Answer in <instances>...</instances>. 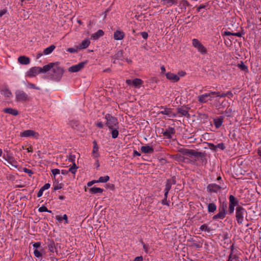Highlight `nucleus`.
<instances>
[{
	"instance_id": "nucleus-1",
	"label": "nucleus",
	"mask_w": 261,
	"mask_h": 261,
	"mask_svg": "<svg viewBox=\"0 0 261 261\" xmlns=\"http://www.w3.org/2000/svg\"><path fill=\"white\" fill-rule=\"evenodd\" d=\"M45 66H48L47 71H50V76L53 80L59 81L64 72V69L59 66L58 62L50 63Z\"/></svg>"
},
{
	"instance_id": "nucleus-2",
	"label": "nucleus",
	"mask_w": 261,
	"mask_h": 261,
	"mask_svg": "<svg viewBox=\"0 0 261 261\" xmlns=\"http://www.w3.org/2000/svg\"><path fill=\"white\" fill-rule=\"evenodd\" d=\"M48 67V66L45 65L43 67H32L27 72V75L29 77H33L35 76L40 73H46L47 72Z\"/></svg>"
},
{
	"instance_id": "nucleus-3",
	"label": "nucleus",
	"mask_w": 261,
	"mask_h": 261,
	"mask_svg": "<svg viewBox=\"0 0 261 261\" xmlns=\"http://www.w3.org/2000/svg\"><path fill=\"white\" fill-rule=\"evenodd\" d=\"M15 100L17 102H26L30 100V97L24 91L17 90L15 92Z\"/></svg>"
},
{
	"instance_id": "nucleus-4",
	"label": "nucleus",
	"mask_w": 261,
	"mask_h": 261,
	"mask_svg": "<svg viewBox=\"0 0 261 261\" xmlns=\"http://www.w3.org/2000/svg\"><path fill=\"white\" fill-rule=\"evenodd\" d=\"M179 151L182 154L189 156L190 157L194 156L196 158H203L204 156L202 152L197 151L194 149L181 148Z\"/></svg>"
},
{
	"instance_id": "nucleus-5",
	"label": "nucleus",
	"mask_w": 261,
	"mask_h": 261,
	"mask_svg": "<svg viewBox=\"0 0 261 261\" xmlns=\"http://www.w3.org/2000/svg\"><path fill=\"white\" fill-rule=\"evenodd\" d=\"M105 118L107 120L106 124L110 129H113L118 126V120L115 117L107 114L105 116Z\"/></svg>"
},
{
	"instance_id": "nucleus-6",
	"label": "nucleus",
	"mask_w": 261,
	"mask_h": 261,
	"mask_svg": "<svg viewBox=\"0 0 261 261\" xmlns=\"http://www.w3.org/2000/svg\"><path fill=\"white\" fill-rule=\"evenodd\" d=\"M192 41V45L197 49L200 54L203 55L207 54V49L197 39H193Z\"/></svg>"
},
{
	"instance_id": "nucleus-7",
	"label": "nucleus",
	"mask_w": 261,
	"mask_h": 261,
	"mask_svg": "<svg viewBox=\"0 0 261 261\" xmlns=\"http://www.w3.org/2000/svg\"><path fill=\"white\" fill-rule=\"evenodd\" d=\"M246 211L244 208L241 206H238L236 208V217L238 223L242 224L244 220V214Z\"/></svg>"
},
{
	"instance_id": "nucleus-8",
	"label": "nucleus",
	"mask_w": 261,
	"mask_h": 261,
	"mask_svg": "<svg viewBox=\"0 0 261 261\" xmlns=\"http://www.w3.org/2000/svg\"><path fill=\"white\" fill-rule=\"evenodd\" d=\"M214 95H215V92L213 91L204 93L198 96V100L200 103H206L208 100H211Z\"/></svg>"
},
{
	"instance_id": "nucleus-9",
	"label": "nucleus",
	"mask_w": 261,
	"mask_h": 261,
	"mask_svg": "<svg viewBox=\"0 0 261 261\" xmlns=\"http://www.w3.org/2000/svg\"><path fill=\"white\" fill-rule=\"evenodd\" d=\"M227 207V205L226 204H223L219 208V213L214 215L213 217V220L216 219H223L226 214V208Z\"/></svg>"
},
{
	"instance_id": "nucleus-10",
	"label": "nucleus",
	"mask_w": 261,
	"mask_h": 261,
	"mask_svg": "<svg viewBox=\"0 0 261 261\" xmlns=\"http://www.w3.org/2000/svg\"><path fill=\"white\" fill-rule=\"evenodd\" d=\"M20 136L22 137H32L34 138L38 139L39 138V135L37 132L34 130L28 129L21 133Z\"/></svg>"
},
{
	"instance_id": "nucleus-11",
	"label": "nucleus",
	"mask_w": 261,
	"mask_h": 261,
	"mask_svg": "<svg viewBox=\"0 0 261 261\" xmlns=\"http://www.w3.org/2000/svg\"><path fill=\"white\" fill-rule=\"evenodd\" d=\"M87 62H81L76 65L70 67L68 69V71L71 72H76L81 70L84 68L85 65L86 64Z\"/></svg>"
},
{
	"instance_id": "nucleus-12",
	"label": "nucleus",
	"mask_w": 261,
	"mask_h": 261,
	"mask_svg": "<svg viewBox=\"0 0 261 261\" xmlns=\"http://www.w3.org/2000/svg\"><path fill=\"white\" fill-rule=\"evenodd\" d=\"M207 189L210 192H217L224 189V188L221 185L212 184L208 185Z\"/></svg>"
},
{
	"instance_id": "nucleus-13",
	"label": "nucleus",
	"mask_w": 261,
	"mask_h": 261,
	"mask_svg": "<svg viewBox=\"0 0 261 261\" xmlns=\"http://www.w3.org/2000/svg\"><path fill=\"white\" fill-rule=\"evenodd\" d=\"M166 76L168 80L174 83L177 82L180 79L178 75L170 72L166 73Z\"/></svg>"
},
{
	"instance_id": "nucleus-14",
	"label": "nucleus",
	"mask_w": 261,
	"mask_h": 261,
	"mask_svg": "<svg viewBox=\"0 0 261 261\" xmlns=\"http://www.w3.org/2000/svg\"><path fill=\"white\" fill-rule=\"evenodd\" d=\"M4 158L5 160L7 161L12 166L15 167V168H17V163L12 156L10 155L9 154H7L6 155H4Z\"/></svg>"
},
{
	"instance_id": "nucleus-15",
	"label": "nucleus",
	"mask_w": 261,
	"mask_h": 261,
	"mask_svg": "<svg viewBox=\"0 0 261 261\" xmlns=\"http://www.w3.org/2000/svg\"><path fill=\"white\" fill-rule=\"evenodd\" d=\"M175 133V131L174 128L173 127H169L163 133V135L167 138L170 139L172 138V136L174 135Z\"/></svg>"
},
{
	"instance_id": "nucleus-16",
	"label": "nucleus",
	"mask_w": 261,
	"mask_h": 261,
	"mask_svg": "<svg viewBox=\"0 0 261 261\" xmlns=\"http://www.w3.org/2000/svg\"><path fill=\"white\" fill-rule=\"evenodd\" d=\"M125 36L124 33L120 30H117L114 33V39L116 40H122Z\"/></svg>"
},
{
	"instance_id": "nucleus-17",
	"label": "nucleus",
	"mask_w": 261,
	"mask_h": 261,
	"mask_svg": "<svg viewBox=\"0 0 261 261\" xmlns=\"http://www.w3.org/2000/svg\"><path fill=\"white\" fill-rule=\"evenodd\" d=\"M178 3V0H162L161 4L166 7H171L172 5H176Z\"/></svg>"
},
{
	"instance_id": "nucleus-18",
	"label": "nucleus",
	"mask_w": 261,
	"mask_h": 261,
	"mask_svg": "<svg viewBox=\"0 0 261 261\" xmlns=\"http://www.w3.org/2000/svg\"><path fill=\"white\" fill-rule=\"evenodd\" d=\"M90 44V41L89 39H85L82 41L81 43L77 46V49H83L87 48Z\"/></svg>"
},
{
	"instance_id": "nucleus-19",
	"label": "nucleus",
	"mask_w": 261,
	"mask_h": 261,
	"mask_svg": "<svg viewBox=\"0 0 261 261\" xmlns=\"http://www.w3.org/2000/svg\"><path fill=\"white\" fill-rule=\"evenodd\" d=\"M18 62L22 65H28L30 62V59L26 56H20L18 58Z\"/></svg>"
},
{
	"instance_id": "nucleus-20",
	"label": "nucleus",
	"mask_w": 261,
	"mask_h": 261,
	"mask_svg": "<svg viewBox=\"0 0 261 261\" xmlns=\"http://www.w3.org/2000/svg\"><path fill=\"white\" fill-rule=\"evenodd\" d=\"M160 113L163 115H166L170 117H175L176 116V115L172 112L171 109L167 108H165L164 110L161 111Z\"/></svg>"
},
{
	"instance_id": "nucleus-21",
	"label": "nucleus",
	"mask_w": 261,
	"mask_h": 261,
	"mask_svg": "<svg viewBox=\"0 0 261 261\" xmlns=\"http://www.w3.org/2000/svg\"><path fill=\"white\" fill-rule=\"evenodd\" d=\"M3 112L5 113H8L13 116H17L18 114V111L11 108H5L3 110Z\"/></svg>"
},
{
	"instance_id": "nucleus-22",
	"label": "nucleus",
	"mask_w": 261,
	"mask_h": 261,
	"mask_svg": "<svg viewBox=\"0 0 261 261\" xmlns=\"http://www.w3.org/2000/svg\"><path fill=\"white\" fill-rule=\"evenodd\" d=\"M1 94L6 97L11 98L12 97V93L7 87H5L1 90Z\"/></svg>"
},
{
	"instance_id": "nucleus-23",
	"label": "nucleus",
	"mask_w": 261,
	"mask_h": 261,
	"mask_svg": "<svg viewBox=\"0 0 261 261\" xmlns=\"http://www.w3.org/2000/svg\"><path fill=\"white\" fill-rule=\"evenodd\" d=\"M141 150L145 153H152L154 151L153 148L149 146H143L141 148Z\"/></svg>"
},
{
	"instance_id": "nucleus-24",
	"label": "nucleus",
	"mask_w": 261,
	"mask_h": 261,
	"mask_svg": "<svg viewBox=\"0 0 261 261\" xmlns=\"http://www.w3.org/2000/svg\"><path fill=\"white\" fill-rule=\"evenodd\" d=\"M94 146L92 150V155L94 158H97L99 156L98 147L95 141H94Z\"/></svg>"
},
{
	"instance_id": "nucleus-25",
	"label": "nucleus",
	"mask_w": 261,
	"mask_h": 261,
	"mask_svg": "<svg viewBox=\"0 0 261 261\" xmlns=\"http://www.w3.org/2000/svg\"><path fill=\"white\" fill-rule=\"evenodd\" d=\"M178 113L180 115V116H187L188 117H189L188 111L185 108L181 107L178 108Z\"/></svg>"
},
{
	"instance_id": "nucleus-26",
	"label": "nucleus",
	"mask_w": 261,
	"mask_h": 261,
	"mask_svg": "<svg viewBox=\"0 0 261 261\" xmlns=\"http://www.w3.org/2000/svg\"><path fill=\"white\" fill-rule=\"evenodd\" d=\"M104 35V32L102 30H99L96 33L92 35V38L96 40Z\"/></svg>"
},
{
	"instance_id": "nucleus-27",
	"label": "nucleus",
	"mask_w": 261,
	"mask_h": 261,
	"mask_svg": "<svg viewBox=\"0 0 261 261\" xmlns=\"http://www.w3.org/2000/svg\"><path fill=\"white\" fill-rule=\"evenodd\" d=\"M56 219L60 222H61L63 220H65V223H68V217L67 215L64 214L63 216L57 215L56 216Z\"/></svg>"
},
{
	"instance_id": "nucleus-28",
	"label": "nucleus",
	"mask_w": 261,
	"mask_h": 261,
	"mask_svg": "<svg viewBox=\"0 0 261 261\" xmlns=\"http://www.w3.org/2000/svg\"><path fill=\"white\" fill-rule=\"evenodd\" d=\"M223 120V119L222 117L218 118L214 120V123L216 128H219L221 126Z\"/></svg>"
},
{
	"instance_id": "nucleus-29",
	"label": "nucleus",
	"mask_w": 261,
	"mask_h": 261,
	"mask_svg": "<svg viewBox=\"0 0 261 261\" xmlns=\"http://www.w3.org/2000/svg\"><path fill=\"white\" fill-rule=\"evenodd\" d=\"M89 191L93 194L102 193L103 191V189L97 187H92L89 189Z\"/></svg>"
},
{
	"instance_id": "nucleus-30",
	"label": "nucleus",
	"mask_w": 261,
	"mask_h": 261,
	"mask_svg": "<svg viewBox=\"0 0 261 261\" xmlns=\"http://www.w3.org/2000/svg\"><path fill=\"white\" fill-rule=\"evenodd\" d=\"M217 208L216 205L214 203H209L207 206L208 212L209 213L214 212Z\"/></svg>"
},
{
	"instance_id": "nucleus-31",
	"label": "nucleus",
	"mask_w": 261,
	"mask_h": 261,
	"mask_svg": "<svg viewBox=\"0 0 261 261\" xmlns=\"http://www.w3.org/2000/svg\"><path fill=\"white\" fill-rule=\"evenodd\" d=\"M56 48V46L54 45H51L49 46V47L46 48L44 51L43 53L45 55H48L50 54Z\"/></svg>"
},
{
	"instance_id": "nucleus-32",
	"label": "nucleus",
	"mask_w": 261,
	"mask_h": 261,
	"mask_svg": "<svg viewBox=\"0 0 261 261\" xmlns=\"http://www.w3.org/2000/svg\"><path fill=\"white\" fill-rule=\"evenodd\" d=\"M237 66L241 70L245 72H248L247 66H246L242 61H241L240 63L238 64Z\"/></svg>"
},
{
	"instance_id": "nucleus-33",
	"label": "nucleus",
	"mask_w": 261,
	"mask_h": 261,
	"mask_svg": "<svg viewBox=\"0 0 261 261\" xmlns=\"http://www.w3.org/2000/svg\"><path fill=\"white\" fill-rule=\"evenodd\" d=\"M239 257L237 254H229L227 261H239Z\"/></svg>"
},
{
	"instance_id": "nucleus-34",
	"label": "nucleus",
	"mask_w": 261,
	"mask_h": 261,
	"mask_svg": "<svg viewBox=\"0 0 261 261\" xmlns=\"http://www.w3.org/2000/svg\"><path fill=\"white\" fill-rule=\"evenodd\" d=\"M223 35L225 36L232 35L238 37H241L242 36V34L240 32L231 33L229 31H225L224 32Z\"/></svg>"
},
{
	"instance_id": "nucleus-35",
	"label": "nucleus",
	"mask_w": 261,
	"mask_h": 261,
	"mask_svg": "<svg viewBox=\"0 0 261 261\" xmlns=\"http://www.w3.org/2000/svg\"><path fill=\"white\" fill-rule=\"evenodd\" d=\"M143 83V81L140 79H135L132 81V84L136 87H140Z\"/></svg>"
},
{
	"instance_id": "nucleus-36",
	"label": "nucleus",
	"mask_w": 261,
	"mask_h": 261,
	"mask_svg": "<svg viewBox=\"0 0 261 261\" xmlns=\"http://www.w3.org/2000/svg\"><path fill=\"white\" fill-rule=\"evenodd\" d=\"M229 204L232 205H236L238 204V200L236 199V198L233 195H230L229 197Z\"/></svg>"
},
{
	"instance_id": "nucleus-37",
	"label": "nucleus",
	"mask_w": 261,
	"mask_h": 261,
	"mask_svg": "<svg viewBox=\"0 0 261 261\" xmlns=\"http://www.w3.org/2000/svg\"><path fill=\"white\" fill-rule=\"evenodd\" d=\"M109 179L110 177L109 176H101L99 178L98 180H96V182H106L109 180Z\"/></svg>"
},
{
	"instance_id": "nucleus-38",
	"label": "nucleus",
	"mask_w": 261,
	"mask_h": 261,
	"mask_svg": "<svg viewBox=\"0 0 261 261\" xmlns=\"http://www.w3.org/2000/svg\"><path fill=\"white\" fill-rule=\"evenodd\" d=\"M77 168H78V167L76 165L75 163H73V164H72V166L69 168L68 171L73 174H75L77 171Z\"/></svg>"
},
{
	"instance_id": "nucleus-39",
	"label": "nucleus",
	"mask_w": 261,
	"mask_h": 261,
	"mask_svg": "<svg viewBox=\"0 0 261 261\" xmlns=\"http://www.w3.org/2000/svg\"><path fill=\"white\" fill-rule=\"evenodd\" d=\"M215 92V95H217L218 97H224L228 95V94H230L231 95H232V93L231 92H228L227 93H221L219 92Z\"/></svg>"
},
{
	"instance_id": "nucleus-40",
	"label": "nucleus",
	"mask_w": 261,
	"mask_h": 261,
	"mask_svg": "<svg viewBox=\"0 0 261 261\" xmlns=\"http://www.w3.org/2000/svg\"><path fill=\"white\" fill-rule=\"evenodd\" d=\"M26 87L28 88H31L36 90H40V88L38 87H37L35 84L31 83H27L26 84Z\"/></svg>"
},
{
	"instance_id": "nucleus-41",
	"label": "nucleus",
	"mask_w": 261,
	"mask_h": 261,
	"mask_svg": "<svg viewBox=\"0 0 261 261\" xmlns=\"http://www.w3.org/2000/svg\"><path fill=\"white\" fill-rule=\"evenodd\" d=\"M117 127H118V126L117 127H115V128L112 129V131L111 134H112V137L113 138L115 139L118 136L119 133H118V131L117 129Z\"/></svg>"
},
{
	"instance_id": "nucleus-42",
	"label": "nucleus",
	"mask_w": 261,
	"mask_h": 261,
	"mask_svg": "<svg viewBox=\"0 0 261 261\" xmlns=\"http://www.w3.org/2000/svg\"><path fill=\"white\" fill-rule=\"evenodd\" d=\"M199 229L201 231H207V232H209L211 231V229H210V228L205 224L202 225L200 227Z\"/></svg>"
},
{
	"instance_id": "nucleus-43",
	"label": "nucleus",
	"mask_w": 261,
	"mask_h": 261,
	"mask_svg": "<svg viewBox=\"0 0 261 261\" xmlns=\"http://www.w3.org/2000/svg\"><path fill=\"white\" fill-rule=\"evenodd\" d=\"M39 212H49V213H51V211H48L47 208V207L44 205L41 206L39 208V210H38Z\"/></svg>"
},
{
	"instance_id": "nucleus-44",
	"label": "nucleus",
	"mask_w": 261,
	"mask_h": 261,
	"mask_svg": "<svg viewBox=\"0 0 261 261\" xmlns=\"http://www.w3.org/2000/svg\"><path fill=\"white\" fill-rule=\"evenodd\" d=\"M23 171L25 173L28 174L30 176H31L32 175V174H33V172L32 170H31L29 169L26 168H23Z\"/></svg>"
},
{
	"instance_id": "nucleus-45",
	"label": "nucleus",
	"mask_w": 261,
	"mask_h": 261,
	"mask_svg": "<svg viewBox=\"0 0 261 261\" xmlns=\"http://www.w3.org/2000/svg\"><path fill=\"white\" fill-rule=\"evenodd\" d=\"M217 148H219L221 150H223L225 149V146L224 143H221L216 145V149Z\"/></svg>"
},
{
	"instance_id": "nucleus-46",
	"label": "nucleus",
	"mask_w": 261,
	"mask_h": 261,
	"mask_svg": "<svg viewBox=\"0 0 261 261\" xmlns=\"http://www.w3.org/2000/svg\"><path fill=\"white\" fill-rule=\"evenodd\" d=\"M171 188V184L169 180H168L165 186V191H169Z\"/></svg>"
},
{
	"instance_id": "nucleus-47",
	"label": "nucleus",
	"mask_w": 261,
	"mask_h": 261,
	"mask_svg": "<svg viewBox=\"0 0 261 261\" xmlns=\"http://www.w3.org/2000/svg\"><path fill=\"white\" fill-rule=\"evenodd\" d=\"M79 49H77V46L76 47V48H68L67 49V51L69 53H77Z\"/></svg>"
},
{
	"instance_id": "nucleus-48",
	"label": "nucleus",
	"mask_w": 261,
	"mask_h": 261,
	"mask_svg": "<svg viewBox=\"0 0 261 261\" xmlns=\"http://www.w3.org/2000/svg\"><path fill=\"white\" fill-rule=\"evenodd\" d=\"M230 249V254H237V253H236V249L235 248V246H234V244H232L231 245Z\"/></svg>"
},
{
	"instance_id": "nucleus-49",
	"label": "nucleus",
	"mask_w": 261,
	"mask_h": 261,
	"mask_svg": "<svg viewBox=\"0 0 261 261\" xmlns=\"http://www.w3.org/2000/svg\"><path fill=\"white\" fill-rule=\"evenodd\" d=\"M34 255L36 257H40L42 256V254L41 253V252L38 250L37 249H35L34 251Z\"/></svg>"
},
{
	"instance_id": "nucleus-50",
	"label": "nucleus",
	"mask_w": 261,
	"mask_h": 261,
	"mask_svg": "<svg viewBox=\"0 0 261 261\" xmlns=\"http://www.w3.org/2000/svg\"><path fill=\"white\" fill-rule=\"evenodd\" d=\"M49 250L51 252H54L55 250V245L54 243H50L48 245Z\"/></svg>"
},
{
	"instance_id": "nucleus-51",
	"label": "nucleus",
	"mask_w": 261,
	"mask_h": 261,
	"mask_svg": "<svg viewBox=\"0 0 261 261\" xmlns=\"http://www.w3.org/2000/svg\"><path fill=\"white\" fill-rule=\"evenodd\" d=\"M62 188V185L61 184H57L56 185L54 186V190H58L59 189H61Z\"/></svg>"
},
{
	"instance_id": "nucleus-52",
	"label": "nucleus",
	"mask_w": 261,
	"mask_h": 261,
	"mask_svg": "<svg viewBox=\"0 0 261 261\" xmlns=\"http://www.w3.org/2000/svg\"><path fill=\"white\" fill-rule=\"evenodd\" d=\"M208 147L211 150H213L214 151H216V145L213 144V143H208Z\"/></svg>"
},
{
	"instance_id": "nucleus-53",
	"label": "nucleus",
	"mask_w": 261,
	"mask_h": 261,
	"mask_svg": "<svg viewBox=\"0 0 261 261\" xmlns=\"http://www.w3.org/2000/svg\"><path fill=\"white\" fill-rule=\"evenodd\" d=\"M75 156L73 155H70L68 158V160L70 162L72 163V164L73 163H75Z\"/></svg>"
},
{
	"instance_id": "nucleus-54",
	"label": "nucleus",
	"mask_w": 261,
	"mask_h": 261,
	"mask_svg": "<svg viewBox=\"0 0 261 261\" xmlns=\"http://www.w3.org/2000/svg\"><path fill=\"white\" fill-rule=\"evenodd\" d=\"M50 187V184L48 183L45 184L42 187H41V189L44 191L45 190L49 189Z\"/></svg>"
},
{
	"instance_id": "nucleus-55",
	"label": "nucleus",
	"mask_w": 261,
	"mask_h": 261,
	"mask_svg": "<svg viewBox=\"0 0 261 261\" xmlns=\"http://www.w3.org/2000/svg\"><path fill=\"white\" fill-rule=\"evenodd\" d=\"M60 170L58 169H54L51 170L52 173L55 176L57 174H58L60 173Z\"/></svg>"
},
{
	"instance_id": "nucleus-56",
	"label": "nucleus",
	"mask_w": 261,
	"mask_h": 261,
	"mask_svg": "<svg viewBox=\"0 0 261 261\" xmlns=\"http://www.w3.org/2000/svg\"><path fill=\"white\" fill-rule=\"evenodd\" d=\"M234 206L235 205L229 204V212L230 214H232V213H233L234 210Z\"/></svg>"
},
{
	"instance_id": "nucleus-57",
	"label": "nucleus",
	"mask_w": 261,
	"mask_h": 261,
	"mask_svg": "<svg viewBox=\"0 0 261 261\" xmlns=\"http://www.w3.org/2000/svg\"><path fill=\"white\" fill-rule=\"evenodd\" d=\"M142 37L144 39H146L148 38V34L146 32H143L141 33Z\"/></svg>"
},
{
	"instance_id": "nucleus-58",
	"label": "nucleus",
	"mask_w": 261,
	"mask_h": 261,
	"mask_svg": "<svg viewBox=\"0 0 261 261\" xmlns=\"http://www.w3.org/2000/svg\"><path fill=\"white\" fill-rule=\"evenodd\" d=\"M40 246H41L40 242H36V243H34L33 244V246L35 248H39L40 247Z\"/></svg>"
},
{
	"instance_id": "nucleus-59",
	"label": "nucleus",
	"mask_w": 261,
	"mask_h": 261,
	"mask_svg": "<svg viewBox=\"0 0 261 261\" xmlns=\"http://www.w3.org/2000/svg\"><path fill=\"white\" fill-rule=\"evenodd\" d=\"M122 54H123V51L122 50H119L115 55V56L117 58H120L122 56Z\"/></svg>"
},
{
	"instance_id": "nucleus-60",
	"label": "nucleus",
	"mask_w": 261,
	"mask_h": 261,
	"mask_svg": "<svg viewBox=\"0 0 261 261\" xmlns=\"http://www.w3.org/2000/svg\"><path fill=\"white\" fill-rule=\"evenodd\" d=\"M133 261H143V257L142 256L136 257Z\"/></svg>"
},
{
	"instance_id": "nucleus-61",
	"label": "nucleus",
	"mask_w": 261,
	"mask_h": 261,
	"mask_svg": "<svg viewBox=\"0 0 261 261\" xmlns=\"http://www.w3.org/2000/svg\"><path fill=\"white\" fill-rule=\"evenodd\" d=\"M162 203L164 205H169V202L167 200V198H164V199L162 200Z\"/></svg>"
},
{
	"instance_id": "nucleus-62",
	"label": "nucleus",
	"mask_w": 261,
	"mask_h": 261,
	"mask_svg": "<svg viewBox=\"0 0 261 261\" xmlns=\"http://www.w3.org/2000/svg\"><path fill=\"white\" fill-rule=\"evenodd\" d=\"M178 74L180 76H184L186 75V72L184 71H179Z\"/></svg>"
},
{
	"instance_id": "nucleus-63",
	"label": "nucleus",
	"mask_w": 261,
	"mask_h": 261,
	"mask_svg": "<svg viewBox=\"0 0 261 261\" xmlns=\"http://www.w3.org/2000/svg\"><path fill=\"white\" fill-rule=\"evenodd\" d=\"M43 192V191L41 189H40L37 193V197H41L42 195Z\"/></svg>"
},
{
	"instance_id": "nucleus-64",
	"label": "nucleus",
	"mask_w": 261,
	"mask_h": 261,
	"mask_svg": "<svg viewBox=\"0 0 261 261\" xmlns=\"http://www.w3.org/2000/svg\"><path fill=\"white\" fill-rule=\"evenodd\" d=\"M7 12V10L4 9L0 11V17H1L2 16H3L4 14H5Z\"/></svg>"
}]
</instances>
